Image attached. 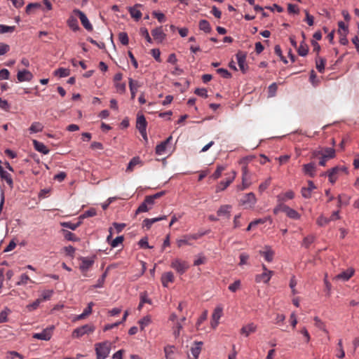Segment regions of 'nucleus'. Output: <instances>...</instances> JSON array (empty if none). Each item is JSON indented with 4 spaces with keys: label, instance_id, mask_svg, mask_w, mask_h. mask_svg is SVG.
I'll use <instances>...</instances> for the list:
<instances>
[{
    "label": "nucleus",
    "instance_id": "1",
    "mask_svg": "<svg viewBox=\"0 0 359 359\" xmlns=\"http://www.w3.org/2000/svg\"><path fill=\"white\" fill-rule=\"evenodd\" d=\"M318 155H321V158L319 161V165L325 166L326 161L328 159H331L335 157V150L330 147H326L322 151H314L313 156L316 157Z\"/></svg>",
    "mask_w": 359,
    "mask_h": 359
},
{
    "label": "nucleus",
    "instance_id": "2",
    "mask_svg": "<svg viewBox=\"0 0 359 359\" xmlns=\"http://www.w3.org/2000/svg\"><path fill=\"white\" fill-rule=\"evenodd\" d=\"M111 351V343L109 341H104L95 344V352L97 359L107 358Z\"/></svg>",
    "mask_w": 359,
    "mask_h": 359
},
{
    "label": "nucleus",
    "instance_id": "3",
    "mask_svg": "<svg viewBox=\"0 0 359 359\" xmlns=\"http://www.w3.org/2000/svg\"><path fill=\"white\" fill-rule=\"evenodd\" d=\"M95 327L93 325L86 324L75 329L72 332V337L80 338L84 334H88L95 331Z\"/></svg>",
    "mask_w": 359,
    "mask_h": 359
},
{
    "label": "nucleus",
    "instance_id": "4",
    "mask_svg": "<svg viewBox=\"0 0 359 359\" xmlns=\"http://www.w3.org/2000/svg\"><path fill=\"white\" fill-rule=\"evenodd\" d=\"M147 123L144 115L138 114L136 121V128L145 141H147Z\"/></svg>",
    "mask_w": 359,
    "mask_h": 359
},
{
    "label": "nucleus",
    "instance_id": "5",
    "mask_svg": "<svg viewBox=\"0 0 359 359\" xmlns=\"http://www.w3.org/2000/svg\"><path fill=\"white\" fill-rule=\"evenodd\" d=\"M170 266L178 273L183 274L188 269L189 264L187 262L176 258L172 261Z\"/></svg>",
    "mask_w": 359,
    "mask_h": 359
},
{
    "label": "nucleus",
    "instance_id": "6",
    "mask_svg": "<svg viewBox=\"0 0 359 359\" xmlns=\"http://www.w3.org/2000/svg\"><path fill=\"white\" fill-rule=\"evenodd\" d=\"M257 203V198L254 193L250 192L246 194L241 200V204L244 205L245 208H252Z\"/></svg>",
    "mask_w": 359,
    "mask_h": 359
},
{
    "label": "nucleus",
    "instance_id": "7",
    "mask_svg": "<svg viewBox=\"0 0 359 359\" xmlns=\"http://www.w3.org/2000/svg\"><path fill=\"white\" fill-rule=\"evenodd\" d=\"M73 12L79 16L82 25L86 29H87L88 31L93 30V26L83 12L79 9H74Z\"/></svg>",
    "mask_w": 359,
    "mask_h": 359
},
{
    "label": "nucleus",
    "instance_id": "8",
    "mask_svg": "<svg viewBox=\"0 0 359 359\" xmlns=\"http://www.w3.org/2000/svg\"><path fill=\"white\" fill-rule=\"evenodd\" d=\"M53 330V327H47V328L44 329L41 332L34 333L33 334V338L39 339V340L48 341L52 337Z\"/></svg>",
    "mask_w": 359,
    "mask_h": 359
},
{
    "label": "nucleus",
    "instance_id": "9",
    "mask_svg": "<svg viewBox=\"0 0 359 359\" xmlns=\"http://www.w3.org/2000/svg\"><path fill=\"white\" fill-rule=\"evenodd\" d=\"M236 175V172L235 171H232L231 175L228 177L225 181L220 182L216 187V192H219L224 191L226 189L230 184L234 180Z\"/></svg>",
    "mask_w": 359,
    "mask_h": 359
},
{
    "label": "nucleus",
    "instance_id": "10",
    "mask_svg": "<svg viewBox=\"0 0 359 359\" xmlns=\"http://www.w3.org/2000/svg\"><path fill=\"white\" fill-rule=\"evenodd\" d=\"M80 260L81 263L79 266V269L83 273H86L94 264V259L93 258L82 257L80 258Z\"/></svg>",
    "mask_w": 359,
    "mask_h": 359
},
{
    "label": "nucleus",
    "instance_id": "11",
    "mask_svg": "<svg viewBox=\"0 0 359 359\" xmlns=\"http://www.w3.org/2000/svg\"><path fill=\"white\" fill-rule=\"evenodd\" d=\"M246 57L247 55L245 53L239 51L236 54V59L238 62V65L239 66L240 69L245 73L248 69V65H246Z\"/></svg>",
    "mask_w": 359,
    "mask_h": 359
},
{
    "label": "nucleus",
    "instance_id": "12",
    "mask_svg": "<svg viewBox=\"0 0 359 359\" xmlns=\"http://www.w3.org/2000/svg\"><path fill=\"white\" fill-rule=\"evenodd\" d=\"M302 170L305 175L313 177L316 172V165L314 163L304 164Z\"/></svg>",
    "mask_w": 359,
    "mask_h": 359
},
{
    "label": "nucleus",
    "instance_id": "13",
    "mask_svg": "<svg viewBox=\"0 0 359 359\" xmlns=\"http://www.w3.org/2000/svg\"><path fill=\"white\" fill-rule=\"evenodd\" d=\"M33 78V74L27 69L20 70L17 74V79L19 82L30 81Z\"/></svg>",
    "mask_w": 359,
    "mask_h": 359
},
{
    "label": "nucleus",
    "instance_id": "14",
    "mask_svg": "<svg viewBox=\"0 0 359 359\" xmlns=\"http://www.w3.org/2000/svg\"><path fill=\"white\" fill-rule=\"evenodd\" d=\"M355 270L353 268H349L346 271H342L334 277L336 280H341L342 281L348 280L354 274Z\"/></svg>",
    "mask_w": 359,
    "mask_h": 359
},
{
    "label": "nucleus",
    "instance_id": "15",
    "mask_svg": "<svg viewBox=\"0 0 359 359\" xmlns=\"http://www.w3.org/2000/svg\"><path fill=\"white\" fill-rule=\"evenodd\" d=\"M259 253L264 257L268 262H271L273 259L274 251L269 245L264 247V250H259Z\"/></svg>",
    "mask_w": 359,
    "mask_h": 359
},
{
    "label": "nucleus",
    "instance_id": "16",
    "mask_svg": "<svg viewBox=\"0 0 359 359\" xmlns=\"http://www.w3.org/2000/svg\"><path fill=\"white\" fill-rule=\"evenodd\" d=\"M273 274V271L263 272L261 274H257L255 276V281L258 283H268Z\"/></svg>",
    "mask_w": 359,
    "mask_h": 359
},
{
    "label": "nucleus",
    "instance_id": "17",
    "mask_svg": "<svg viewBox=\"0 0 359 359\" xmlns=\"http://www.w3.org/2000/svg\"><path fill=\"white\" fill-rule=\"evenodd\" d=\"M151 34L154 40L161 43L165 39V34L163 32L162 27H156L151 31Z\"/></svg>",
    "mask_w": 359,
    "mask_h": 359
},
{
    "label": "nucleus",
    "instance_id": "18",
    "mask_svg": "<svg viewBox=\"0 0 359 359\" xmlns=\"http://www.w3.org/2000/svg\"><path fill=\"white\" fill-rule=\"evenodd\" d=\"M0 177L1 180L6 181V182L10 187V188L13 187V181L11 174L7 171L4 170V168L1 165H0Z\"/></svg>",
    "mask_w": 359,
    "mask_h": 359
},
{
    "label": "nucleus",
    "instance_id": "19",
    "mask_svg": "<svg viewBox=\"0 0 359 359\" xmlns=\"http://www.w3.org/2000/svg\"><path fill=\"white\" fill-rule=\"evenodd\" d=\"M257 328V327L255 323H248L241 329V334L245 337H248L250 334L255 332Z\"/></svg>",
    "mask_w": 359,
    "mask_h": 359
},
{
    "label": "nucleus",
    "instance_id": "20",
    "mask_svg": "<svg viewBox=\"0 0 359 359\" xmlns=\"http://www.w3.org/2000/svg\"><path fill=\"white\" fill-rule=\"evenodd\" d=\"M172 136L168 137L165 141L162 142L161 144H158L156 147V153L158 155H163L165 153L167 146L172 140Z\"/></svg>",
    "mask_w": 359,
    "mask_h": 359
},
{
    "label": "nucleus",
    "instance_id": "21",
    "mask_svg": "<svg viewBox=\"0 0 359 359\" xmlns=\"http://www.w3.org/2000/svg\"><path fill=\"white\" fill-rule=\"evenodd\" d=\"M294 197V193L292 190H289L285 193L278 194L277 198L278 203H284L287 200H291Z\"/></svg>",
    "mask_w": 359,
    "mask_h": 359
},
{
    "label": "nucleus",
    "instance_id": "22",
    "mask_svg": "<svg viewBox=\"0 0 359 359\" xmlns=\"http://www.w3.org/2000/svg\"><path fill=\"white\" fill-rule=\"evenodd\" d=\"M128 84L131 93V98L134 99L138 88L141 86L138 81L133 80L132 78L128 79Z\"/></svg>",
    "mask_w": 359,
    "mask_h": 359
},
{
    "label": "nucleus",
    "instance_id": "23",
    "mask_svg": "<svg viewBox=\"0 0 359 359\" xmlns=\"http://www.w3.org/2000/svg\"><path fill=\"white\" fill-rule=\"evenodd\" d=\"M174 281V275L172 272L164 273L161 276V283L163 287H167L170 283Z\"/></svg>",
    "mask_w": 359,
    "mask_h": 359
},
{
    "label": "nucleus",
    "instance_id": "24",
    "mask_svg": "<svg viewBox=\"0 0 359 359\" xmlns=\"http://www.w3.org/2000/svg\"><path fill=\"white\" fill-rule=\"evenodd\" d=\"M283 212H285L287 216L291 219H299L300 218V215L295 210L288 206H283Z\"/></svg>",
    "mask_w": 359,
    "mask_h": 359
},
{
    "label": "nucleus",
    "instance_id": "25",
    "mask_svg": "<svg viewBox=\"0 0 359 359\" xmlns=\"http://www.w3.org/2000/svg\"><path fill=\"white\" fill-rule=\"evenodd\" d=\"M166 218L167 216L163 215L155 218L145 219L143 221V226H145L147 229H149L155 222L165 219Z\"/></svg>",
    "mask_w": 359,
    "mask_h": 359
},
{
    "label": "nucleus",
    "instance_id": "26",
    "mask_svg": "<svg viewBox=\"0 0 359 359\" xmlns=\"http://www.w3.org/2000/svg\"><path fill=\"white\" fill-rule=\"evenodd\" d=\"M33 144H34V149L37 151H39L43 154H48L49 153V149L46 147V146L43 143L40 142L36 140H34Z\"/></svg>",
    "mask_w": 359,
    "mask_h": 359
},
{
    "label": "nucleus",
    "instance_id": "27",
    "mask_svg": "<svg viewBox=\"0 0 359 359\" xmlns=\"http://www.w3.org/2000/svg\"><path fill=\"white\" fill-rule=\"evenodd\" d=\"M140 4H135L133 7H130L128 11L132 18L135 20H139L142 17V13L137 9V7H140Z\"/></svg>",
    "mask_w": 359,
    "mask_h": 359
},
{
    "label": "nucleus",
    "instance_id": "28",
    "mask_svg": "<svg viewBox=\"0 0 359 359\" xmlns=\"http://www.w3.org/2000/svg\"><path fill=\"white\" fill-rule=\"evenodd\" d=\"M202 345H203L202 341H196L194 344V346L191 347V353L192 355L194 357V359H198V357L201 351Z\"/></svg>",
    "mask_w": 359,
    "mask_h": 359
},
{
    "label": "nucleus",
    "instance_id": "29",
    "mask_svg": "<svg viewBox=\"0 0 359 359\" xmlns=\"http://www.w3.org/2000/svg\"><path fill=\"white\" fill-rule=\"evenodd\" d=\"M232 207L230 205H223L217 210V215L219 216H230V212Z\"/></svg>",
    "mask_w": 359,
    "mask_h": 359
},
{
    "label": "nucleus",
    "instance_id": "30",
    "mask_svg": "<svg viewBox=\"0 0 359 359\" xmlns=\"http://www.w3.org/2000/svg\"><path fill=\"white\" fill-rule=\"evenodd\" d=\"M222 313L223 306L221 304L217 305L212 314V320H219L222 316Z\"/></svg>",
    "mask_w": 359,
    "mask_h": 359
},
{
    "label": "nucleus",
    "instance_id": "31",
    "mask_svg": "<svg viewBox=\"0 0 359 359\" xmlns=\"http://www.w3.org/2000/svg\"><path fill=\"white\" fill-rule=\"evenodd\" d=\"M338 199V207L342 205H346L349 203L351 197L346 194H339L337 197Z\"/></svg>",
    "mask_w": 359,
    "mask_h": 359
},
{
    "label": "nucleus",
    "instance_id": "32",
    "mask_svg": "<svg viewBox=\"0 0 359 359\" xmlns=\"http://www.w3.org/2000/svg\"><path fill=\"white\" fill-rule=\"evenodd\" d=\"M175 346L167 345L164 347L165 357L166 359H174Z\"/></svg>",
    "mask_w": 359,
    "mask_h": 359
},
{
    "label": "nucleus",
    "instance_id": "33",
    "mask_svg": "<svg viewBox=\"0 0 359 359\" xmlns=\"http://www.w3.org/2000/svg\"><path fill=\"white\" fill-rule=\"evenodd\" d=\"M192 240L189 234L184 235L182 238L177 240V245L181 248L184 245H191L190 241Z\"/></svg>",
    "mask_w": 359,
    "mask_h": 359
},
{
    "label": "nucleus",
    "instance_id": "34",
    "mask_svg": "<svg viewBox=\"0 0 359 359\" xmlns=\"http://www.w3.org/2000/svg\"><path fill=\"white\" fill-rule=\"evenodd\" d=\"M43 126L39 122H34L29 128L30 133H36L43 130Z\"/></svg>",
    "mask_w": 359,
    "mask_h": 359
},
{
    "label": "nucleus",
    "instance_id": "35",
    "mask_svg": "<svg viewBox=\"0 0 359 359\" xmlns=\"http://www.w3.org/2000/svg\"><path fill=\"white\" fill-rule=\"evenodd\" d=\"M199 29L205 33H209L211 31L210 23L206 20H201L199 21Z\"/></svg>",
    "mask_w": 359,
    "mask_h": 359
},
{
    "label": "nucleus",
    "instance_id": "36",
    "mask_svg": "<svg viewBox=\"0 0 359 359\" xmlns=\"http://www.w3.org/2000/svg\"><path fill=\"white\" fill-rule=\"evenodd\" d=\"M67 25L73 31H77L79 29L78 21L73 16L69 18Z\"/></svg>",
    "mask_w": 359,
    "mask_h": 359
},
{
    "label": "nucleus",
    "instance_id": "37",
    "mask_svg": "<svg viewBox=\"0 0 359 359\" xmlns=\"http://www.w3.org/2000/svg\"><path fill=\"white\" fill-rule=\"evenodd\" d=\"M339 174V173L337 171H336V172H334V173H332V168H331V169L328 170L325 173H323L322 175H323V176L327 175L330 182L332 184H334L337 180Z\"/></svg>",
    "mask_w": 359,
    "mask_h": 359
},
{
    "label": "nucleus",
    "instance_id": "38",
    "mask_svg": "<svg viewBox=\"0 0 359 359\" xmlns=\"http://www.w3.org/2000/svg\"><path fill=\"white\" fill-rule=\"evenodd\" d=\"M140 163H141V161L139 157L133 158L127 166L126 171H128V172L133 171L135 166L140 164Z\"/></svg>",
    "mask_w": 359,
    "mask_h": 359
},
{
    "label": "nucleus",
    "instance_id": "39",
    "mask_svg": "<svg viewBox=\"0 0 359 359\" xmlns=\"http://www.w3.org/2000/svg\"><path fill=\"white\" fill-rule=\"evenodd\" d=\"M28 283H34L26 273H23L20 276L19 280L16 283L17 285H25Z\"/></svg>",
    "mask_w": 359,
    "mask_h": 359
},
{
    "label": "nucleus",
    "instance_id": "40",
    "mask_svg": "<svg viewBox=\"0 0 359 359\" xmlns=\"http://www.w3.org/2000/svg\"><path fill=\"white\" fill-rule=\"evenodd\" d=\"M70 71L66 68H59L54 72V75L58 76L60 78L68 76Z\"/></svg>",
    "mask_w": 359,
    "mask_h": 359
},
{
    "label": "nucleus",
    "instance_id": "41",
    "mask_svg": "<svg viewBox=\"0 0 359 359\" xmlns=\"http://www.w3.org/2000/svg\"><path fill=\"white\" fill-rule=\"evenodd\" d=\"M81 224V222L79 221L76 223H72L71 222H65L61 223V226L67 228L72 230H75L77 227H79Z\"/></svg>",
    "mask_w": 359,
    "mask_h": 359
},
{
    "label": "nucleus",
    "instance_id": "42",
    "mask_svg": "<svg viewBox=\"0 0 359 359\" xmlns=\"http://www.w3.org/2000/svg\"><path fill=\"white\" fill-rule=\"evenodd\" d=\"M182 328V325L180 322H177L175 326L172 327V334L175 339L180 337Z\"/></svg>",
    "mask_w": 359,
    "mask_h": 359
},
{
    "label": "nucleus",
    "instance_id": "43",
    "mask_svg": "<svg viewBox=\"0 0 359 359\" xmlns=\"http://www.w3.org/2000/svg\"><path fill=\"white\" fill-rule=\"evenodd\" d=\"M53 294V290H43L41 294L40 299H41V302L49 300L50 299V297H52Z\"/></svg>",
    "mask_w": 359,
    "mask_h": 359
},
{
    "label": "nucleus",
    "instance_id": "44",
    "mask_svg": "<svg viewBox=\"0 0 359 359\" xmlns=\"http://www.w3.org/2000/svg\"><path fill=\"white\" fill-rule=\"evenodd\" d=\"M308 46L304 43H302L297 49L298 54L302 57L306 56L308 54Z\"/></svg>",
    "mask_w": 359,
    "mask_h": 359
},
{
    "label": "nucleus",
    "instance_id": "45",
    "mask_svg": "<svg viewBox=\"0 0 359 359\" xmlns=\"http://www.w3.org/2000/svg\"><path fill=\"white\" fill-rule=\"evenodd\" d=\"M316 69L320 73H323L325 69V60L323 58H319L316 60Z\"/></svg>",
    "mask_w": 359,
    "mask_h": 359
},
{
    "label": "nucleus",
    "instance_id": "46",
    "mask_svg": "<svg viewBox=\"0 0 359 359\" xmlns=\"http://www.w3.org/2000/svg\"><path fill=\"white\" fill-rule=\"evenodd\" d=\"M150 210V207L147 203H145V201H144L136 210L135 213L139 214L140 212H146Z\"/></svg>",
    "mask_w": 359,
    "mask_h": 359
},
{
    "label": "nucleus",
    "instance_id": "47",
    "mask_svg": "<svg viewBox=\"0 0 359 359\" xmlns=\"http://www.w3.org/2000/svg\"><path fill=\"white\" fill-rule=\"evenodd\" d=\"M11 313V310L8 308H5L0 313V323L6 322L8 320V315Z\"/></svg>",
    "mask_w": 359,
    "mask_h": 359
},
{
    "label": "nucleus",
    "instance_id": "48",
    "mask_svg": "<svg viewBox=\"0 0 359 359\" xmlns=\"http://www.w3.org/2000/svg\"><path fill=\"white\" fill-rule=\"evenodd\" d=\"M315 325L325 332H327L324 323L317 316L314 318Z\"/></svg>",
    "mask_w": 359,
    "mask_h": 359
},
{
    "label": "nucleus",
    "instance_id": "49",
    "mask_svg": "<svg viewBox=\"0 0 359 359\" xmlns=\"http://www.w3.org/2000/svg\"><path fill=\"white\" fill-rule=\"evenodd\" d=\"M41 299H37L33 303L28 304L26 306V308H27L28 311H32L34 310H36L39 307V306L41 304Z\"/></svg>",
    "mask_w": 359,
    "mask_h": 359
},
{
    "label": "nucleus",
    "instance_id": "50",
    "mask_svg": "<svg viewBox=\"0 0 359 359\" xmlns=\"http://www.w3.org/2000/svg\"><path fill=\"white\" fill-rule=\"evenodd\" d=\"M114 86L116 89V92L120 94L124 93L126 90V85L125 83L117 82L114 83Z\"/></svg>",
    "mask_w": 359,
    "mask_h": 359
},
{
    "label": "nucleus",
    "instance_id": "51",
    "mask_svg": "<svg viewBox=\"0 0 359 359\" xmlns=\"http://www.w3.org/2000/svg\"><path fill=\"white\" fill-rule=\"evenodd\" d=\"M118 39L123 45H128L129 42L128 36L126 32H120Z\"/></svg>",
    "mask_w": 359,
    "mask_h": 359
},
{
    "label": "nucleus",
    "instance_id": "52",
    "mask_svg": "<svg viewBox=\"0 0 359 359\" xmlns=\"http://www.w3.org/2000/svg\"><path fill=\"white\" fill-rule=\"evenodd\" d=\"M140 33L142 36H144L145 38V39L147 40V41L148 43H152V39L150 37L149 32L147 28H145V27L140 28Z\"/></svg>",
    "mask_w": 359,
    "mask_h": 359
},
{
    "label": "nucleus",
    "instance_id": "53",
    "mask_svg": "<svg viewBox=\"0 0 359 359\" xmlns=\"http://www.w3.org/2000/svg\"><path fill=\"white\" fill-rule=\"evenodd\" d=\"M106 277H107V271L104 272L101 276V277H100L98 278V280H97L96 284L93 285V287H95V288H100V287H102L103 286V285H104V283L105 281Z\"/></svg>",
    "mask_w": 359,
    "mask_h": 359
},
{
    "label": "nucleus",
    "instance_id": "54",
    "mask_svg": "<svg viewBox=\"0 0 359 359\" xmlns=\"http://www.w3.org/2000/svg\"><path fill=\"white\" fill-rule=\"evenodd\" d=\"M15 26H7L4 25H0V34L13 32L15 30Z\"/></svg>",
    "mask_w": 359,
    "mask_h": 359
},
{
    "label": "nucleus",
    "instance_id": "55",
    "mask_svg": "<svg viewBox=\"0 0 359 359\" xmlns=\"http://www.w3.org/2000/svg\"><path fill=\"white\" fill-rule=\"evenodd\" d=\"M271 182V177H269L263 183L260 184V185L259 186V192L262 193V192L264 191L268 188V187L270 185Z\"/></svg>",
    "mask_w": 359,
    "mask_h": 359
},
{
    "label": "nucleus",
    "instance_id": "56",
    "mask_svg": "<svg viewBox=\"0 0 359 359\" xmlns=\"http://www.w3.org/2000/svg\"><path fill=\"white\" fill-rule=\"evenodd\" d=\"M315 237L312 235H309L305 237L302 242V245L305 248H308L313 241Z\"/></svg>",
    "mask_w": 359,
    "mask_h": 359
},
{
    "label": "nucleus",
    "instance_id": "57",
    "mask_svg": "<svg viewBox=\"0 0 359 359\" xmlns=\"http://www.w3.org/2000/svg\"><path fill=\"white\" fill-rule=\"evenodd\" d=\"M241 285V280H236V281H234L233 283L229 285L228 288L231 292H235L240 288Z\"/></svg>",
    "mask_w": 359,
    "mask_h": 359
},
{
    "label": "nucleus",
    "instance_id": "58",
    "mask_svg": "<svg viewBox=\"0 0 359 359\" xmlns=\"http://www.w3.org/2000/svg\"><path fill=\"white\" fill-rule=\"evenodd\" d=\"M151 323V318L149 316H145L142 318L140 321V325L141 330H144L145 327H147Z\"/></svg>",
    "mask_w": 359,
    "mask_h": 359
},
{
    "label": "nucleus",
    "instance_id": "59",
    "mask_svg": "<svg viewBox=\"0 0 359 359\" xmlns=\"http://www.w3.org/2000/svg\"><path fill=\"white\" fill-rule=\"evenodd\" d=\"M96 215V210L94 208H90L86 211L83 215H81L79 218L83 219L86 217H93Z\"/></svg>",
    "mask_w": 359,
    "mask_h": 359
},
{
    "label": "nucleus",
    "instance_id": "60",
    "mask_svg": "<svg viewBox=\"0 0 359 359\" xmlns=\"http://www.w3.org/2000/svg\"><path fill=\"white\" fill-rule=\"evenodd\" d=\"M123 241V236H117L116 238H115L114 240H112L111 241L110 245L112 248H116L120 244L122 243Z\"/></svg>",
    "mask_w": 359,
    "mask_h": 359
},
{
    "label": "nucleus",
    "instance_id": "61",
    "mask_svg": "<svg viewBox=\"0 0 359 359\" xmlns=\"http://www.w3.org/2000/svg\"><path fill=\"white\" fill-rule=\"evenodd\" d=\"M338 26H339V33L340 34V35H342V34H347L348 27L346 25V24L344 22H342V21L339 22Z\"/></svg>",
    "mask_w": 359,
    "mask_h": 359
},
{
    "label": "nucleus",
    "instance_id": "62",
    "mask_svg": "<svg viewBox=\"0 0 359 359\" xmlns=\"http://www.w3.org/2000/svg\"><path fill=\"white\" fill-rule=\"evenodd\" d=\"M217 72L223 78L229 79L231 78V73L226 69L224 68H219L217 69Z\"/></svg>",
    "mask_w": 359,
    "mask_h": 359
},
{
    "label": "nucleus",
    "instance_id": "63",
    "mask_svg": "<svg viewBox=\"0 0 359 359\" xmlns=\"http://www.w3.org/2000/svg\"><path fill=\"white\" fill-rule=\"evenodd\" d=\"M139 245L140 248H148V249H151L153 247L152 246H150L148 243V239L147 237H144L142 238V239L140 240L139 241Z\"/></svg>",
    "mask_w": 359,
    "mask_h": 359
},
{
    "label": "nucleus",
    "instance_id": "64",
    "mask_svg": "<svg viewBox=\"0 0 359 359\" xmlns=\"http://www.w3.org/2000/svg\"><path fill=\"white\" fill-rule=\"evenodd\" d=\"M330 222L329 218L325 217L323 215H320L317 219V224L319 226H324Z\"/></svg>",
    "mask_w": 359,
    "mask_h": 359
}]
</instances>
